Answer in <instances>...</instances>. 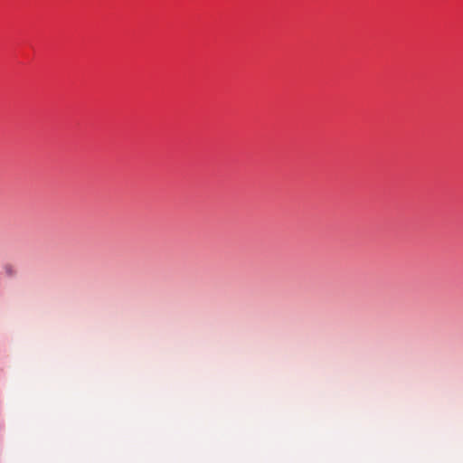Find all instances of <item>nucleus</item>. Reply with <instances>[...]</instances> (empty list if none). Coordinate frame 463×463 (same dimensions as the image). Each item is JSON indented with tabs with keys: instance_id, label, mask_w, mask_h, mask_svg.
Segmentation results:
<instances>
[{
	"instance_id": "f257e3e1",
	"label": "nucleus",
	"mask_w": 463,
	"mask_h": 463,
	"mask_svg": "<svg viewBox=\"0 0 463 463\" xmlns=\"http://www.w3.org/2000/svg\"><path fill=\"white\" fill-rule=\"evenodd\" d=\"M4 270L8 277H12L15 274V269L12 265H5Z\"/></svg>"
}]
</instances>
